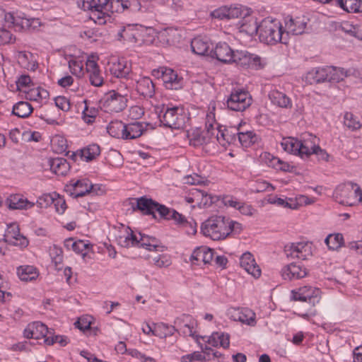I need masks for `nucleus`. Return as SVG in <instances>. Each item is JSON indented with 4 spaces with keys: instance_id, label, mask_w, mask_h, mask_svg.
<instances>
[{
    "instance_id": "f257e3e1",
    "label": "nucleus",
    "mask_w": 362,
    "mask_h": 362,
    "mask_svg": "<svg viewBox=\"0 0 362 362\" xmlns=\"http://www.w3.org/2000/svg\"><path fill=\"white\" fill-rule=\"evenodd\" d=\"M135 202H132V207L134 210H139L144 214L153 215L156 218L155 212H158L161 218L166 220H174L177 223L185 222V216L179 214L174 209L168 208L165 205L160 204L151 198L141 197L134 199Z\"/></svg>"
},
{
    "instance_id": "f03ea898",
    "label": "nucleus",
    "mask_w": 362,
    "mask_h": 362,
    "mask_svg": "<svg viewBox=\"0 0 362 362\" xmlns=\"http://www.w3.org/2000/svg\"><path fill=\"white\" fill-rule=\"evenodd\" d=\"M240 223L230 221L222 216H215L209 218L201 226L202 234L213 240L225 239Z\"/></svg>"
},
{
    "instance_id": "7ed1b4c3",
    "label": "nucleus",
    "mask_w": 362,
    "mask_h": 362,
    "mask_svg": "<svg viewBox=\"0 0 362 362\" xmlns=\"http://www.w3.org/2000/svg\"><path fill=\"white\" fill-rule=\"evenodd\" d=\"M78 6L84 11H91L96 16L98 24H105V18L110 17V13H113L119 10V0H80Z\"/></svg>"
},
{
    "instance_id": "20e7f679",
    "label": "nucleus",
    "mask_w": 362,
    "mask_h": 362,
    "mask_svg": "<svg viewBox=\"0 0 362 362\" xmlns=\"http://www.w3.org/2000/svg\"><path fill=\"white\" fill-rule=\"evenodd\" d=\"M257 33L261 42L266 44L274 45L277 42L286 44L284 41L283 27L277 19L267 18L262 20L256 28Z\"/></svg>"
},
{
    "instance_id": "39448f33",
    "label": "nucleus",
    "mask_w": 362,
    "mask_h": 362,
    "mask_svg": "<svg viewBox=\"0 0 362 362\" xmlns=\"http://www.w3.org/2000/svg\"><path fill=\"white\" fill-rule=\"evenodd\" d=\"M158 117L163 126L175 129L183 128L189 119L182 106L166 107L163 115L160 114Z\"/></svg>"
},
{
    "instance_id": "423d86ee",
    "label": "nucleus",
    "mask_w": 362,
    "mask_h": 362,
    "mask_svg": "<svg viewBox=\"0 0 362 362\" xmlns=\"http://www.w3.org/2000/svg\"><path fill=\"white\" fill-rule=\"evenodd\" d=\"M305 81L310 84H317L328 81L331 83L339 82L336 66L317 67L310 70L305 75Z\"/></svg>"
},
{
    "instance_id": "0eeeda50",
    "label": "nucleus",
    "mask_w": 362,
    "mask_h": 362,
    "mask_svg": "<svg viewBox=\"0 0 362 362\" xmlns=\"http://www.w3.org/2000/svg\"><path fill=\"white\" fill-rule=\"evenodd\" d=\"M312 134H305L301 139L288 138L281 142L284 151L288 153L298 155L302 158H308V150L311 148Z\"/></svg>"
},
{
    "instance_id": "6e6552de",
    "label": "nucleus",
    "mask_w": 362,
    "mask_h": 362,
    "mask_svg": "<svg viewBox=\"0 0 362 362\" xmlns=\"http://www.w3.org/2000/svg\"><path fill=\"white\" fill-rule=\"evenodd\" d=\"M127 93L121 94L112 90L100 100L99 105L106 112H119L127 107Z\"/></svg>"
},
{
    "instance_id": "1a4fd4ad",
    "label": "nucleus",
    "mask_w": 362,
    "mask_h": 362,
    "mask_svg": "<svg viewBox=\"0 0 362 362\" xmlns=\"http://www.w3.org/2000/svg\"><path fill=\"white\" fill-rule=\"evenodd\" d=\"M4 19L7 23L12 25L14 29L19 32L35 30L41 25L39 18H28L23 13H7L4 15Z\"/></svg>"
},
{
    "instance_id": "9d476101",
    "label": "nucleus",
    "mask_w": 362,
    "mask_h": 362,
    "mask_svg": "<svg viewBox=\"0 0 362 362\" xmlns=\"http://www.w3.org/2000/svg\"><path fill=\"white\" fill-rule=\"evenodd\" d=\"M153 75L158 78H161L167 89L180 90L183 86V78L178 76L177 72L172 69L160 67L158 69L153 71Z\"/></svg>"
},
{
    "instance_id": "9b49d317",
    "label": "nucleus",
    "mask_w": 362,
    "mask_h": 362,
    "mask_svg": "<svg viewBox=\"0 0 362 362\" xmlns=\"http://www.w3.org/2000/svg\"><path fill=\"white\" fill-rule=\"evenodd\" d=\"M252 104L250 93L243 89H235L231 92L226 100L228 109L233 111L243 112Z\"/></svg>"
},
{
    "instance_id": "f8f14e48",
    "label": "nucleus",
    "mask_w": 362,
    "mask_h": 362,
    "mask_svg": "<svg viewBox=\"0 0 362 362\" xmlns=\"http://www.w3.org/2000/svg\"><path fill=\"white\" fill-rule=\"evenodd\" d=\"M284 252L287 257L305 260L313 255L312 243L310 242L288 243L284 246Z\"/></svg>"
},
{
    "instance_id": "ddd939ff",
    "label": "nucleus",
    "mask_w": 362,
    "mask_h": 362,
    "mask_svg": "<svg viewBox=\"0 0 362 362\" xmlns=\"http://www.w3.org/2000/svg\"><path fill=\"white\" fill-rule=\"evenodd\" d=\"M233 63L245 69L257 70L263 67L261 57L246 50H236Z\"/></svg>"
},
{
    "instance_id": "4468645a",
    "label": "nucleus",
    "mask_w": 362,
    "mask_h": 362,
    "mask_svg": "<svg viewBox=\"0 0 362 362\" xmlns=\"http://www.w3.org/2000/svg\"><path fill=\"white\" fill-rule=\"evenodd\" d=\"M362 192L360 187L352 182H346L341 185V197L344 199L341 200V204L353 206L358 201Z\"/></svg>"
},
{
    "instance_id": "2eb2a0df",
    "label": "nucleus",
    "mask_w": 362,
    "mask_h": 362,
    "mask_svg": "<svg viewBox=\"0 0 362 362\" xmlns=\"http://www.w3.org/2000/svg\"><path fill=\"white\" fill-rule=\"evenodd\" d=\"M308 274V269L301 264L292 262L284 266L281 276L286 281L298 280Z\"/></svg>"
},
{
    "instance_id": "dca6fc26",
    "label": "nucleus",
    "mask_w": 362,
    "mask_h": 362,
    "mask_svg": "<svg viewBox=\"0 0 362 362\" xmlns=\"http://www.w3.org/2000/svg\"><path fill=\"white\" fill-rule=\"evenodd\" d=\"M52 330H49L48 327L40 322H33L28 325L23 331V336L27 339H34L42 340L48 338L52 334Z\"/></svg>"
},
{
    "instance_id": "f3484780",
    "label": "nucleus",
    "mask_w": 362,
    "mask_h": 362,
    "mask_svg": "<svg viewBox=\"0 0 362 362\" xmlns=\"http://www.w3.org/2000/svg\"><path fill=\"white\" fill-rule=\"evenodd\" d=\"M235 54V51L233 50L225 42L217 43L216 47H212L210 51V57L225 64L233 63Z\"/></svg>"
},
{
    "instance_id": "a211bd4d",
    "label": "nucleus",
    "mask_w": 362,
    "mask_h": 362,
    "mask_svg": "<svg viewBox=\"0 0 362 362\" xmlns=\"http://www.w3.org/2000/svg\"><path fill=\"white\" fill-rule=\"evenodd\" d=\"M291 298L293 300H299L302 302H308L314 304L315 300L318 301L319 289L305 286L299 288L297 291H292Z\"/></svg>"
},
{
    "instance_id": "6ab92c4d",
    "label": "nucleus",
    "mask_w": 362,
    "mask_h": 362,
    "mask_svg": "<svg viewBox=\"0 0 362 362\" xmlns=\"http://www.w3.org/2000/svg\"><path fill=\"white\" fill-rule=\"evenodd\" d=\"M4 240L6 243L21 247L28 245L27 239L20 233L18 226L16 223L10 224L4 234Z\"/></svg>"
},
{
    "instance_id": "aec40b11",
    "label": "nucleus",
    "mask_w": 362,
    "mask_h": 362,
    "mask_svg": "<svg viewBox=\"0 0 362 362\" xmlns=\"http://www.w3.org/2000/svg\"><path fill=\"white\" fill-rule=\"evenodd\" d=\"M67 187L73 188V192H71V194L75 198L90 194L94 189V185H92L88 179L72 180Z\"/></svg>"
},
{
    "instance_id": "412c9836",
    "label": "nucleus",
    "mask_w": 362,
    "mask_h": 362,
    "mask_svg": "<svg viewBox=\"0 0 362 362\" xmlns=\"http://www.w3.org/2000/svg\"><path fill=\"white\" fill-rule=\"evenodd\" d=\"M6 205L10 210H26L35 206V203L30 202L23 195L11 194L6 199Z\"/></svg>"
},
{
    "instance_id": "4be33fe9",
    "label": "nucleus",
    "mask_w": 362,
    "mask_h": 362,
    "mask_svg": "<svg viewBox=\"0 0 362 362\" xmlns=\"http://www.w3.org/2000/svg\"><path fill=\"white\" fill-rule=\"evenodd\" d=\"M137 247L145 248L148 251L163 252L165 247L163 245L159 240L154 237L139 233Z\"/></svg>"
},
{
    "instance_id": "5701e85b",
    "label": "nucleus",
    "mask_w": 362,
    "mask_h": 362,
    "mask_svg": "<svg viewBox=\"0 0 362 362\" xmlns=\"http://www.w3.org/2000/svg\"><path fill=\"white\" fill-rule=\"evenodd\" d=\"M240 265L248 274L255 278H258L261 275V269L255 262L252 255L250 252H245L240 258Z\"/></svg>"
},
{
    "instance_id": "b1692460",
    "label": "nucleus",
    "mask_w": 362,
    "mask_h": 362,
    "mask_svg": "<svg viewBox=\"0 0 362 362\" xmlns=\"http://www.w3.org/2000/svg\"><path fill=\"white\" fill-rule=\"evenodd\" d=\"M213 250L205 247L196 248L190 256V261L193 264L200 265L201 262L204 264H209L213 259Z\"/></svg>"
},
{
    "instance_id": "393cba45",
    "label": "nucleus",
    "mask_w": 362,
    "mask_h": 362,
    "mask_svg": "<svg viewBox=\"0 0 362 362\" xmlns=\"http://www.w3.org/2000/svg\"><path fill=\"white\" fill-rule=\"evenodd\" d=\"M86 65L90 84L96 87L101 86L103 83V78L98 64L93 60L88 59Z\"/></svg>"
},
{
    "instance_id": "a878e982",
    "label": "nucleus",
    "mask_w": 362,
    "mask_h": 362,
    "mask_svg": "<svg viewBox=\"0 0 362 362\" xmlns=\"http://www.w3.org/2000/svg\"><path fill=\"white\" fill-rule=\"evenodd\" d=\"M47 165L52 173L58 175H66L70 169V165L64 158H50L47 160Z\"/></svg>"
},
{
    "instance_id": "bb28decb",
    "label": "nucleus",
    "mask_w": 362,
    "mask_h": 362,
    "mask_svg": "<svg viewBox=\"0 0 362 362\" xmlns=\"http://www.w3.org/2000/svg\"><path fill=\"white\" fill-rule=\"evenodd\" d=\"M136 91L144 98H152L155 94V85L149 77H142L137 81Z\"/></svg>"
},
{
    "instance_id": "cd10ccee",
    "label": "nucleus",
    "mask_w": 362,
    "mask_h": 362,
    "mask_svg": "<svg viewBox=\"0 0 362 362\" xmlns=\"http://www.w3.org/2000/svg\"><path fill=\"white\" fill-rule=\"evenodd\" d=\"M212 44L207 38L197 37L194 38L191 42L192 51L197 55L210 56Z\"/></svg>"
},
{
    "instance_id": "c85d7f7f",
    "label": "nucleus",
    "mask_w": 362,
    "mask_h": 362,
    "mask_svg": "<svg viewBox=\"0 0 362 362\" xmlns=\"http://www.w3.org/2000/svg\"><path fill=\"white\" fill-rule=\"evenodd\" d=\"M341 31L344 33V35L341 34V38L344 40L348 39V37L362 41V25H354L347 21L341 23Z\"/></svg>"
},
{
    "instance_id": "c756f323",
    "label": "nucleus",
    "mask_w": 362,
    "mask_h": 362,
    "mask_svg": "<svg viewBox=\"0 0 362 362\" xmlns=\"http://www.w3.org/2000/svg\"><path fill=\"white\" fill-rule=\"evenodd\" d=\"M146 125L140 122L124 124V139H135L141 136L146 129Z\"/></svg>"
},
{
    "instance_id": "7c9ffc66",
    "label": "nucleus",
    "mask_w": 362,
    "mask_h": 362,
    "mask_svg": "<svg viewBox=\"0 0 362 362\" xmlns=\"http://www.w3.org/2000/svg\"><path fill=\"white\" fill-rule=\"evenodd\" d=\"M269 98L272 103L282 107V108H291L292 102L289 97L286 93L281 92L278 90H272L269 93Z\"/></svg>"
},
{
    "instance_id": "2f4dec72",
    "label": "nucleus",
    "mask_w": 362,
    "mask_h": 362,
    "mask_svg": "<svg viewBox=\"0 0 362 362\" xmlns=\"http://www.w3.org/2000/svg\"><path fill=\"white\" fill-rule=\"evenodd\" d=\"M16 273L22 281H32L39 276L37 269L32 265H21L17 267Z\"/></svg>"
},
{
    "instance_id": "473e14b6",
    "label": "nucleus",
    "mask_w": 362,
    "mask_h": 362,
    "mask_svg": "<svg viewBox=\"0 0 362 362\" xmlns=\"http://www.w3.org/2000/svg\"><path fill=\"white\" fill-rule=\"evenodd\" d=\"M207 343L214 347L218 346L227 349L230 345V336L223 332H214L207 340Z\"/></svg>"
},
{
    "instance_id": "72a5a7b5",
    "label": "nucleus",
    "mask_w": 362,
    "mask_h": 362,
    "mask_svg": "<svg viewBox=\"0 0 362 362\" xmlns=\"http://www.w3.org/2000/svg\"><path fill=\"white\" fill-rule=\"evenodd\" d=\"M175 324L180 326V331L185 336L194 337V327L192 322V317L189 315H183L182 317H177Z\"/></svg>"
},
{
    "instance_id": "f704fd0d",
    "label": "nucleus",
    "mask_w": 362,
    "mask_h": 362,
    "mask_svg": "<svg viewBox=\"0 0 362 362\" xmlns=\"http://www.w3.org/2000/svg\"><path fill=\"white\" fill-rule=\"evenodd\" d=\"M189 144L194 146H202L207 144L211 140L210 135H206L204 132L200 129H195L189 134Z\"/></svg>"
},
{
    "instance_id": "c9c22d12",
    "label": "nucleus",
    "mask_w": 362,
    "mask_h": 362,
    "mask_svg": "<svg viewBox=\"0 0 362 362\" xmlns=\"http://www.w3.org/2000/svg\"><path fill=\"white\" fill-rule=\"evenodd\" d=\"M192 195L197 200L200 199V202L199 204L200 206H202L204 208L210 206L213 203H214L217 200L216 197L208 194L204 190L198 189H194V192L192 193Z\"/></svg>"
},
{
    "instance_id": "e433bc0d",
    "label": "nucleus",
    "mask_w": 362,
    "mask_h": 362,
    "mask_svg": "<svg viewBox=\"0 0 362 362\" xmlns=\"http://www.w3.org/2000/svg\"><path fill=\"white\" fill-rule=\"evenodd\" d=\"M233 317L234 320H238L248 325H254L255 322V314L249 309L237 310Z\"/></svg>"
},
{
    "instance_id": "4c0bfd02",
    "label": "nucleus",
    "mask_w": 362,
    "mask_h": 362,
    "mask_svg": "<svg viewBox=\"0 0 362 362\" xmlns=\"http://www.w3.org/2000/svg\"><path fill=\"white\" fill-rule=\"evenodd\" d=\"M32 105L25 101H20L13 107L12 113L21 118L28 117L33 112Z\"/></svg>"
},
{
    "instance_id": "58836bf2",
    "label": "nucleus",
    "mask_w": 362,
    "mask_h": 362,
    "mask_svg": "<svg viewBox=\"0 0 362 362\" xmlns=\"http://www.w3.org/2000/svg\"><path fill=\"white\" fill-rule=\"evenodd\" d=\"M124 123L116 120L111 122L107 127L108 134L115 138L124 139Z\"/></svg>"
},
{
    "instance_id": "ea45409f",
    "label": "nucleus",
    "mask_w": 362,
    "mask_h": 362,
    "mask_svg": "<svg viewBox=\"0 0 362 362\" xmlns=\"http://www.w3.org/2000/svg\"><path fill=\"white\" fill-rule=\"evenodd\" d=\"M177 329L174 326L168 325L165 323L154 325L153 335L161 339L166 338L174 334Z\"/></svg>"
},
{
    "instance_id": "a19ab883",
    "label": "nucleus",
    "mask_w": 362,
    "mask_h": 362,
    "mask_svg": "<svg viewBox=\"0 0 362 362\" xmlns=\"http://www.w3.org/2000/svg\"><path fill=\"white\" fill-rule=\"evenodd\" d=\"M100 153V146L96 144L88 145L81 151V157L86 161L95 159Z\"/></svg>"
},
{
    "instance_id": "79ce46f5",
    "label": "nucleus",
    "mask_w": 362,
    "mask_h": 362,
    "mask_svg": "<svg viewBox=\"0 0 362 362\" xmlns=\"http://www.w3.org/2000/svg\"><path fill=\"white\" fill-rule=\"evenodd\" d=\"M341 8L347 13H362V0H341Z\"/></svg>"
},
{
    "instance_id": "37998d69",
    "label": "nucleus",
    "mask_w": 362,
    "mask_h": 362,
    "mask_svg": "<svg viewBox=\"0 0 362 362\" xmlns=\"http://www.w3.org/2000/svg\"><path fill=\"white\" fill-rule=\"evenodd\" d=\"M131 71V67L124 60L119 61L111 68V72L117 78H126Z\"/></svg>"
},
{
    "instance_id": "c03bdc74",
    "label": "nucleus",
    "mask_w": 362,
    "mask_h": 362,
    "mask_svg": "<svg viewBox=\"0 0 362 362\" xmlns=\"http://www.w3.org/2000/svg\"><path fill=\"white\" fill-rule=\"evenodd\" d=\"M306 26V23L302 22L299 20H293L291 18L286 23L287 28V34L291 33L293 35H300L304 32Z\"/></svg>"
},
{
    "instance_id": "a18cd8bd",
    "label": "nucleus",
    "mask_w": 362,
    "mask_h": 362,
    "mask_svg": "<svg viewBox=\"0 0 362 362\" xmlns=\"http://www.w3.org/2000/svg\"><path fill=\"white\" fill-rule=\"evenodd\" d=\"M314 139L311 140V148L308 150V158L311 155L315 154L319 160H327L329 155L327 152L322 149L317 143L316 136H313Z\"/></svg>"
},
{
    "instance_id": "49530a36",
    "label": "nucleus",
    "mask_w": 362,
    "mask_h": 362,
    "mask_svg": "<svg viewBox=\"0 0 362 362\" xmlns=\"http://www.w3.org/2000/svg\"><path fill=\"white\" fill-rule=\"evenodd\" d=\"M216 131V134L214 137L222 146H226V144H230L236 140V136L235 134H229V131L226 129H222L220 128Z\"/></svg>"
},
{
    "instance_id": "de8ad7c7",
    "label": "nucleus",
    "mask_w": 362,
    "mask_h": 362,
    "mask_svg": "<svg viewBox=\"0 0 362 362\" xmlns=\"http://www.w3.org/2000/svg\"><path fill=\"white\" fill-rule=\"evenodd\" d=\"M237 138L241 145L245 147L250 146L257 141L255 134L251 131H247L246 132H237L236 139Z\"/></svg>"
},
{
    "instance_id": "09e8293b",
    "label": "nucleus",
    "mask_w": 362,
    "mask_h": 362,
    "mask_svg": "<svg viewBox=\"0 0 362 362\" xmlns=\"http://www.w3.org/2000/svg\"><path fill=\"white\" fill-rule=\"evenodd\" d=\"M118 244L124 247L136 246L138 244V237L132 231L127 235H119L117 238Z\"/></svg>"
},
{
    "instance_id": "8fccbe9b",
    "label": "nucleus",
    "mask_w": 362,
    "mask_h": 362,
    "mask_svg": "<svg viewBox=\"0 0 362 362\" xmlns=\"http://www.w3.org/2000/svg\"><path fill=\"white\" fill-rule=\"evenodd\" d=\"M49 255L52 258V262L55 264L56 269L61 270V265L63 262L62 249L54 245L50 248Z\"/></svg>"
},
{
    "instance_id": "3c124183",
    "label": "nucleus",
    "mask_w": 362,
    "mask_h": 362,
    "mask_svg": "<svg viewBox=\"0 0 362 362\" xmlns=\"http://www.w3.org/2000/svg\"><path fill=\"white\" fill-rule=\"evenodd\" d=\"M344 124L351 130H356L361 128V124L356 117L351 112H346L344 116Z\"/></svg>"
},
{
    "instance_id": "603ef678",
    "label": "nucleus",
    "mask_w": 362,
    "mask_h": 362,
    "mask_svg": "<svg viewBox=\"0 0 362 362\" xmlns=\"http://www.w3.org/2000/svg\"><path fill=\"white\" fill-rule=\"evenodd\" d=\"M44 343L49 346L53 345L54 343H58L60 346H65L68 343V338L62 335H54L52 330L49 337L44 339Z\"/></svg>"
},
{
    "instance_id": "864d4df0",
    "label": "nucleus",
    "mask_w": 362,
    "mask_h": 362,
    "mask_svg": "<svg viewBox=\"0 0 362 362\" xmlns=\"http://www.w3.org/2000/svg\"><path fill=\"white\" fill-rule=\"evenodd\" d=\"M69 68L72 74L80 77L83 75V62L81 60L76 59H70L69 61Z\"/></svg>"
},
{
    "instance_id": "5fc2aeb1",
    "label": "nucleus",
    "mask_w": 362,
    "mask_h": 362,
    "mask_svg": "<svg viewBox=\"0 0 362 362\" xmlns=\"http://www.w3.org/2000/svg\"><path fill=\"white\" fill-rule=\"evenodd\" d=\"M329 250H338L339 248V233H332L327 236L325 240Z\"/></svg>"
},
{
    "instance_id": "6e6d98bb",
    "label": "nucleus",
    "mask_w": 362,
    "mask_h": 362,
    "mask_svg": "<svg viewBox=\"0 0 362 362\" xmlns=\"http://www.w3.org/2000/svg\"><path fill=\"white\" fill-rule=\"evenodd\" d=\"M85 107L83 110V119L87 124H91L97 115V110L95 107L89 109L87 105V100H84Z\"/></svg>"
},
{
    "instance_id": "4d7b16f0",
    "label": "nucleus",
    "mask_w": 362,
    "mask_h": 362,
    "mask_svg": "<svg viewBox=\"0 0 362 362\" xmlns=\"http://www.w3.org/2000/svg\"><path fill=\"white\" fill-rule=\"evenodd\" d=\"M228 19L238 18L242 17L243 10L240 5H230L229 7H226Z\"/></svg>"
},
{
    "instance_id": "13d9d810",
    "label": "nucleus",
    "mask_w": 362,
    "mask_h": 362,
    "mask_svg": "<svg viewBox=\"0 0 362 362\" xmlns=\"http://www.w3.org/2000/svg\"><path fill=\"white\" fill-rule=\"evenodd\" d=\"M52 144L54 146H57L56 151L59 153L65 152L68 148L66 141L63 137L59 136H56L52 139Z\"/></svg>"
},
{
    "instance_id": "bf43d9fd",
    "label": "nucleus",
    "mask_w": 362,
    "mask_h": 362,
    "mask_svg": "<svg viewBox=\"0 0 362 362\" xmlns=\"http://www.w3.org/2000/svg\"><path fill=\"white\" fill-rule=\"evenodd\" d=\"M154 265L159 268L167 267L171 264L169 257L165 255H158L153 257Z\"/></svg>"
},
{
    "instance_id": "052dcab7",
    "label": "nucleus",
    "mask_w": 362,
    "mask_h": 362,
    "mask_svg": "<svg viewBox=\"0 0 362 362\" xmlns=\"http://www.w3.org/2000/svg\"><path fill=\"white\" fill-rule=\"evenodd\" d=\"M341 75H343L345 77L353 76L356 78H359L362 77V71L356 67H350L348 69L341 67Z\"/></svg>"
},
{
    "instance_id": "680f3d73",
    "label": "nucleus",
    "mask_w": 362,
    "mask_h": 362,
    "mask_svg": "<svg viewBox=\"0 0 362 362\" xmlns=\"http://www.w3.org/2000/svg\"><path fill=\"white\" fill-rule=\"evenodd\" d=\"M55 105L60 110L67 112L70 110V102L65 96H57L54 98Z\"/></svg>"
},
{
    "instance_id": "e2e57ef3",
    "label": "nucleus",
    "mask_w": 362,
    "mask_h": 362,
    "mask_svg": "<svg viewBox=\"0 0 362 362\" xmlns=\"http://www.w3.org/2000/svg\"><path fill=\"white\" fill-rule=\"evenodd\" d=\"M205 356L202 355L199 351H194L192 354L182 356L181 357L182 362H192L194 361H204Z\"/></svg>"
},
{
    "instance_id": "0e129e2a",
    "label": "nucleus",
    "mask_w": 362,
    "mask_h": 362,
    "mask_svg": "<svg viewBox=\"0 0 362 362\" xmlns=\"http://www.w3.org/2000/svg\"><path fill=\"white\" fill-rule=\"evenodd\" d=\"M54 197L50 194H45L38 198L37 204L41 208L47 207L52 204H54Z\"/></svg>"
},
{
    "instance_id": "69168bd1",
    "label": "nucleus",
    "mask_w": 362,
    "mask_h": 362,
    "mask_svg": "<svg viewBox=\"0 0 362 362\" xmlns=\"http://www.w3.org/2000/svg\"><path fill=\"white\" fill-rule=\"evenodd\" d=\"M90 246V243H85V241L81 240H76V244L74 245V252L84 257L89 250Z\"/></svg>"
},
{
    "instance_id": "338daca9",
    "label": "nucleus",
    "mask_w": 362,
    "mask_h": 362,
    "mask_svg": "<svg viewBox=\"0 0 362 362\" xmlns=\"http://www.w3.org/2000/svg\"><path fill=\"white\" fill-rule=\"evenodd\" d=\"M270 189V191L274 190L272 185L266 181L257 182L252 188V190L257 193L267 191Z\"/></svg>"
},
{
    "instance_id": "774afa93",
    "label": "nucleus",
    "mask_w": 362,
    "mask_h": 362,
    "mask_svg": "<svg viewBox=\"0 0 362 362\" xmlns=\"http://www.w3.org/2000/svg\"><path fill=\"white\" fill-rule=\"evenodd\" d=\"M240 202V201H239L237 198L233 196L227 195L223 197V203L224 204L225 206H230L236 209H238V208L239 207Z\"/></svg>"
}]
</instances>
